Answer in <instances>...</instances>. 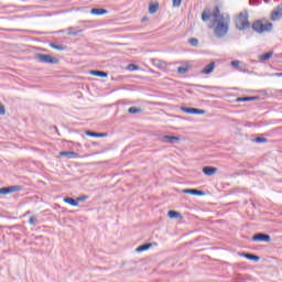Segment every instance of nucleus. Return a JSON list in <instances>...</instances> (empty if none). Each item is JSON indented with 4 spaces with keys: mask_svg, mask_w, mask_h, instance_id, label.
I'll return each instance as SVG.
<instances>
[{
    "mask_svg": "<svg viewBox=\"0 0 282 282\" xmlns=\"http://www.w3.org/2000/svg\"><path fill=\"white\" fill-rule=\"evenodd\" d=\"M213 28L217 39H224L230 30V15L221 14L219 7H215L213 11Z\"/></svg>",
    "mask_w": 282,
    "mask_h": 282,
    "instance_id": "obj_1",
    "label": "nucleus"
},
{
    "mask_svg": "<svg viewBox=\"0 0 282 282\" xmlns=\"http://www.w3.org/2000/svg\"><path fill=\"white\" fill-rule=\"evenodd\" d=\"M252 30L253 32H257L258 34H263L264 32H270L272 28H274V24L268 20H257L252 23Z\"/></svg>",
    "mask_w": 282,
    "mask_h": 282,
    "instance_id": "obj_2",
    "label": "nucleus"
},
{
    "mask_svg": "<svg viewBox=\"0 0 282 282\" xmlns=\"http://www.w3.org/2000/svg\"><path fill=\"white\" fill-rule=\"evenodd\" d=\"M235 23L237 30H248V28H250V21H248V11L240 12Z\"/></svg>",
    "mask_w": 282,
    "mask_h": 282,
    "instance_id": "obj_3",
    "label": "nucleus"
},
{
    "mask_svg": "<svg viewBox=\"0 0 282 282\" xmlns=\"http://www.w3.org/2000/svg\"><path fill=\"white\" fill-rule=\"evenodd\" d=\"M35 58L36 61H39V63H46L48 65H58V58L52 55L37 53L35 54Z\"/></svg>",
    "mask_w": 282,
    "mask_h": 282,
    "instance_id": "obj_4",
    "label": "nucleus"
},
{
    "mask_svg": "<svg viewBox=\"0 0 282 282\" xmlns=\"http://www.w3.org/2000/svg\"><path fill=\"white\" fill-rule=\"evenodd\" d=\"M23 187L21 185H13L0 188V195H10V193H19Z\"/></svg>",
    "mask_w": 282,
    "mask_h": 282,
    "instance_id": "obj_5",
    "label": "nucleus"
},
{
    "mask_svg": "<svg viewBox=\"0 0 282 282\" xmlns=\"http://www.w3.org/2000/svg\"><path fill=\"white\" fill-rule=\"evenodd\" d=\"M252 241H263L264 243H270L272 238L268 234L259 232L252 236Z\"/></svg>",
    "mask_w": 282,
    "mask_h": 282,
    "instance_id": "obj_6",
    "label": "nucleus"
},
{
    "mask_svg": "<svg viewBox=\"0 0 282 282\" xmlns=\"http://www.w3.org/2000/svg\"><path fill=\"white\" fill-rule=\"evenodd\" d=\"M181 111H184V113H189L192 116L206 113V110H204V109L188 108V107H181Z\"/></svg>",
    "mask_w": 282,
    "mask_h": 282,
    "instance_id": "obj_7",
    "label": "nucleus"
},
{
    "mask_svg": "<svg viewBox=\"0 0 282 282\" xmlns=\"http://www.w3.org/2000/svg\"><path fill=\"white\" fill-rule=\"evenodd\" d=\"M162 142H165L166 144H175V142H180V137H173V135H163Z\"/></svg>",
    "mask_w": 282,
    "mask_h": 282,
    "instance_id": "obj_8",
    "label": "nucleus"
},
{
    "mask_svg": "<svg viewBox=\"0 0 282 282\" xmlns=\"http://www.w3.org/2000/svg\"><path fill=\"white\" fill-rule=\"evenodd\" d=\"M183 193H185L186 195H197V196L206 195V192L195 189V188L183 189Z\"/></svg>",
    "mask_w": 282,
    "mask_h": 282,
    "instance_id": "obj_9",
    "label": "nucleus"
},
{
    "mask_svg": "<svg viewBox=\"0 0 282 282\" xmlns=\"http://www.w3.org/2000/svg\"><path fill=\"white\" fill-rule=\"evenodd\" d=\"M261 97L259 96H252V97H238L236 99L237 102H250L252 100H260Z\"/></svg>",
    "mask_w": 282,
    "mask_h": 282,
    "instance_id": "obj_10",
    "label": "nucleus"
},
{
    "mask_svg": "<svg viewBox=\"0 0 282 282\" xmlns=\"http://www.w3.org/2000/svg\"><path fill=\"white\" fill-rule=\"evenodd\" d=\"M90 14H94L96 17H100L102 14H109V11L106 9H98V8H94L90 10Z\"/></svg>",
    "mask_w": 282,
    "mask_h": 282,
    "instance_id": "obj_11",
    "label": "nucleus"
},
{
    "mask_svg": "<svg viewBox=\"0 0 282 282\" xmlns=\"http://www.w3.org/2000/svg\"><path fill=\"white\" fill-rule=\"evenodd\" d=\"M213 17V11L210 9H205L202 13V21H210V18Z\"/></svg>",
    "mask_w": 282,
    "mask_h": 282,
    "instance_id": "obj_12",
    "label": "nucleus"
},
{
    "mask_svg": "<svg viewBox=\"0 0 282 282\" xmlns=\"http://www.w3.org/2000/svg\"><path fill=\"white\" fill-rule=\"evenodd\" d=\"M90 75L97 76L98 78H107V76H109V74L104 70H90Z\"/></svg>",
    "mask_w": 282,
    "mask_h": 282,
    "instance_id": "obj_13",
    "label": "nucleus"
},
{
    "mask_svg": "<svg viewBox=\"0 0 282 282\" xmlns=\"http://www.w3.org/2000/svg\"><path fill=\"white\" fill-rule=\"evenodd\" d=\"M86 135H88L89 138H107V132H93V131H86Z\"/></svg>",
    "mask_w": 282,
    "mask_h": 282,
    "instance_id": "obj_14",
    "label": "nucleus"
},
{
    "mask_svg": "<svg viewBox=\"0 0 282 282\" xmlns=\"http://www.w3.org/2000/svg\"><path fill=\"white\" fill-rule=\"evenodd\" d=\"M240 257H245V259H248L249 261H260V257L259 256H254V254H251V253H240Z\"/></svg>",
    "mask_w": 282,
    "mask_h": 282,
    "instance_id": "obj_15",
    "label": "nucleus"
},
{
    "mask_svg": "<svg viewBox=\"0 0 282 282\" xmlns=\"http://www.w3.org/2000/svg\"><path fill=\"white\" fill-rule=\"evenodd\" d=\"M59 155H62L63 158H78V153L73 152V151H62L59 152Z\"/></svg>",
    "mask_w": 282,
    "mask_h": 282,
    "instance_id": "obj_16",
    "label": "nucleus"
},
{
    "mask_svg": "<svg viewBox=\"0 0 282 282\" xmlns=\"http://www.w3.org/2000/svg\"><path fill=\"white\" fill-rule=\"evenodd\" d=\"M158 10H160V3L155 2V3H151L149 6V13L150 14H155V12H158Z\"/></svg>",
    "mask_w": 282,
    "mask_h": 282,
    "instance_id": "obj_17",
    "label": "nucleus"
},
{
    "mask_svg": "<svg viewBox=\"0 0 282 282\" xmlns=\"http://www.w3.org/2000/svg\"><path fill=\"white\" fill-rule=\"evenodd\" d=\"M80 32H83V30H74V28L73 26H69L68 29H67V35L68 36H77V34H80Z\"/></svg>",
    "mask_w": 282,
    "mask_h": 282,
    "instance_id": "obj_18",
    "label": "nucleus"
},
{
    "mask_svg": "<svg viewBox=\"0 0 282 282\" xmlns=\"http://www.w3.org/2000/svg\"><path fill=\"white\" fill-rule=\"evenodd\" d=\"M50 47H52L53 50H57L58 52H63V51L67 50V46L62 45V44H54V43H51Z\"/></svg>",
    "mask_w": 282,
    "mask_h": 282,
    "instance_id": "obj_19",
    "label": "nucleus"
},
{
    "mask_svg": "<svg viewBox=\"0 0 282 282\" xmlns=\"http://www.w3.org/2000/svg\"><path fill=\"white\" fill-rule=\"evenodd\" d=\"M65 204H69L70 206H78L77 198L74 199L73 197H66L64 198Z\"/></svg>",
    "mask_w": 282,
    "mask_h": 282,
    "instance_id": "obj_20",
    "label": "nucleus"
},
{
    "mask_svg": "<svg viewBox=\"0 0 282 282\" xmlns=\"http://www.w3.org/2000/svg\"><path fill=\"white\" fill-rule=\"evenodd\" d=\"M241 62L239 61H232L231 62V67H234V69H237V72H243V68H241Z\"/></svg>",
    "mask_w": 282,
    "mask_h": 282,
    "instance_id": "obj_21",
    "label": "nucleus"
},
{
    "mask_svg": "<svg viewBox=\"0 0 282 282\" xmlns=\"http://www.w3.org/2000/svg\"><path fill=\"white\" fill-rule=\"evenodd\" d=\"M151 243H144L137 248V252H144L151 248Z\"/></svg>",
    "mask_w": 282,
    "mask_h": 282,
    "instance_id": "obj_22",
    "label": "nucleus"
},
{
    "mask_svg": "<svg viewBox=\"0 0 282 282\" xmlns=\"http://www.w3.org/2000/svg\"><path fill=\"white\" fill-rule=\"evenodd\" d=\"M272 54H274L272 51L260 55V61H270V58H272Z\"/></svg>",
    "mask_w": 282,
    "mask_h": 282,
    "instance_id": "obj_23",
    "label": "nucleus"
},
{
    "mask_svg": "<svg viewBox=\"0 0 282 282\" xmlns=\"http://www.w3.org/2000/svg\"><path fill=\"white\" fill-rule=\"evenodd\" d=\"M203 74H212L213 73V62H210L203 70Z\"/></svg>",
    "mask_w": 282,
    "mask_h": 282,
    "instance_id": "obj_24",
    "label": "nucleus"
},
{
    "mask_svg": "<svg viewBox=\"0 0 282 282\" xmlns=\"http://www.w3.org/2000/svg\"><path fill=\"white\" fill-rule=\"evenodd\" d=\"M167 216L170 217V219H177V217H180V213L175 210H169Z\"/></svg>",
    "mask_w": 282,
    "mask_h": 282,
    "instance_id": "obj_25",
    "label": "nucleus"
},
{
    "mask_svg": "<svg viewBox=\"0 0 282 282\" xmlns=\"http://www.w3.org/2000/svg\"><path fill=\"white\" fill-rule=\"evenodd\" d=\"M128 113H142V108L130 107V108L128 109Z\"/></svg>",
    "mask_w": 282,
    "mask_h": 282,
    "instance_id": "obj_26",
    "label": "nucleus"
},
{
    "mask_svg": "<svg viewBox=\"0 0 282 282\" xmlns=\"http://www.w3.org/2000/svg\"><path fill=\"white\" fill-rule=\"evenodd\" d=\"M189 45H192V47H197V45H199V40H197L196 37H191L188 40Z\"/></svg>",
    "mask_w": 282,
    "mask_h": 282,
    "instance_id": "obj_27",
    "label": "nucleus"
},
{
    "mask_svg": "<svg viewBox=\"0 0 282 282\" xmlns=\"http://www.w3.org/2000/svg\"><path fill=\"white\" fill-rule=\"evenodd\" d=\"M203 173H204L205 175H208V176L213 175V166H206V167H204V169H203Z\"/></svg>",
    "mask_w": 282,
    "mask_h": 282,
    "instance_id": "obj_28",
    "label": "nucleus"
},
{
    "mask_svg": "<svg viewBox=\"0 0 282 282\" xmlns=\"http://www.w3.org/2000/svg\"><path fill=\"white\" fill-rule=\"evenodd\" d=\"M254 142H257V144H263V143L268 142V139L263 138V137H257L254 139Z\"/></svg>",
    "mask_w": 282,
    "mask_h": 282,
    "instance_id": "obj_29",
    "label": "nucleus"
},
{
    "mask_svg": "<svg viewBox=\"0 0 282 282\" xmlns=\"http://www.w3.org/2000/svg\"><path fill=\"white\" fill-rule=\"evenodd\" d=\"M188 72V66H181L177 68V74H186Z\"/></svg>",
    "mask_w": 282,
    "mask_h": 282,
    "instance_id": "obj_30",
    "label": "nucleus"
},
{
    "mask_svg": "<svg viewBox=\"0 0 282 282\" xmlns=\"http://www.w3.org/2000/svg\"><path fill=\"white\" fill-rule=\"evenodd\" d=\"M128 69L129 72H137V69H140V67L135 64H129Z\"/></svg>",
    "mask_w": 282,
    "mask_h": 282,
    "instance_id": "obj_31",
    "label": "nucleus"
},
{
    "mask_svg": "<svg viewBox=\"0 0 282 282\" xmlns=\"http://www.w3.org/2000/svg\"><path fill=\"white\" fill-rule=\"evenodd\" d=\"M76 199H77V204H78V202H87V199H89V196L82 195V196L77 197Z\"/></svg>",
    "mask_w": 282,
    "mask_h": 282,
    "instance_id": "obj_32",
    "label": "nucleus"
},
{
    "mask_svg": "<svg viewBox=\"0 0 282 282\" xmlns=\"http://www.w3.org/2000/svg\"><path fill=\"white\" fill-rule=\"evenodd\" d=\"M29 224L31 226H36V216H31L30 219H29Z\"/></svg>",
    "mask_w": 282,
    "mask_h": 282,
    "instance_id": "obj_33",
    "label": "nucleus"
},
{
    "mask_svg": "<svg viewBox=\"0 0 282 282\" xmlns=\"http://www.w3.org/2000/svg\"><path fill=\"white\" fill-rule=\"evenodd\" d=\"M173 2V8H180L182 6V0H172Z\"/></svg>",
    "mask_w": 282,
    "mask_h": 282,
    "instance_id": "obj_34",
    "label": "nucleus"
},
{
    "mask_svg": "<svg viewBox=\"0 0 282 282\" xmlns=\"http://www.w3.org/2000/svg\"><path fill=\"white\" fill-rule=\"evenodd\" d=\"M0 116H6V106L0 105Z\"/></svg>",
    "mask_w": 282,
    "mask_h": 282,
    "instance_id": "obj_35",
    "label": "nucleus"
},
{
    "mask_svg": "<svg viewBox=\"0 0 282 282\" xmlns=\"http://www.w3.org/2000/svg\"><path fill=\"white\" fill-rule=\"evenodd\" d=\"M273 76L281 78L282 77V73H274Z\"/></svg>",
    "mask_w": 282,
    "mask_h": 282,
    "instance_id": "obj_36",
    "label": "nucleus"
},
{
    "mask_svg": "<svg viewBox=\"0 0 282 282\" xmlns=\"http://www.w3.org/2000/svg\"><path fill=\"white\" fill-rule=\"evenodd\" d=\"M215 173H217V167H213V175H215Z\"/></svg>",
    "mask_w": 282,
    "mask_h": 282,
    "instance_id": "obj_37",
    "label": "nucleus"
},
{
    "mask_svg": "<svg viewBox=\"0 0 282 282\" xmlns=\"http://www.w3.org/2000/svg\"><path fill=\"white\" fill-rule=\"evenodd\" d=\"M264 1V3H270V0H263Z\"/></svg>",
    "mask_w": 282,
    "mask_h": 282,
    "instance_id": "obj_38",
    "label": "nucleus"
},
{
    "mask_svg": "<svg viewBox=\"0 0 282 282\" xmlns=\"http://www.w3.org/2000/svg\"><path fill=\"white\" fill-rule=\"evenodd\" d=\"M213 69H215V62L213 63Z\"/></svg>",
    "mask_w": 282,
    "mask_h": 282,
    "instance_id": "obj_39",
    "label": "nucleus"
},
{
    "mask_svg": "<svg viewBox=\"0 0 282 282\" xmlns=\"http://www.w3.org/2000/svg\"><path fill=\"white\" fill-rule=\"evenodd\" d=\"M26 215H30V212H26Z\"/></svg>",
    "mask_w": 282,
    "mask_h": 282,
    "instance_id": "obj_40",
    "label": "nucleus"
},
{
    "mask_svg": "<svg viewBox=\"0 0 282 282\" xmlns=\"http://www.w3.org/2000/svg\"><path fill=\"white\" fill-rule=\"evenodd\" d=\"M59 32H64L63 30H61Z\"/></svg>",
    "mask_w": 282,
    "mask_h": 282,
    "instance_id": "obj_41",
    "label": "nucleus"
}]
</instances>
